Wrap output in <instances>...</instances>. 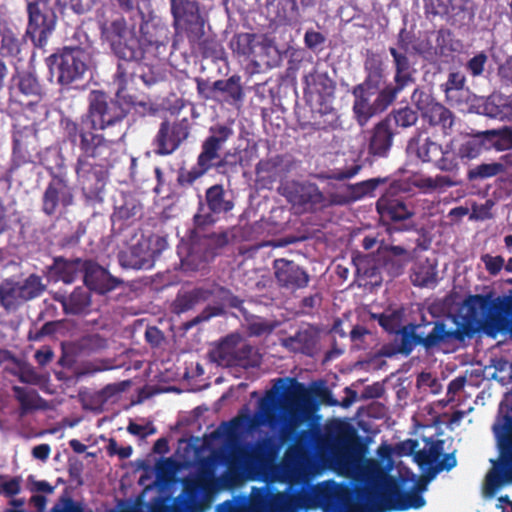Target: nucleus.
Returning a JSON list of instances; mask_svg holds the SVG:
<instances>
[{
  "mask_svg": "<svg viewBox=\"0 0 512 512\" xmlns=\"http://www.w3.org/2000/svg\"><path fill=\"white\" fill-rule=\"evenodd\" d=\"M128 112L119 101L110 98L103 91L94 90L89 96L85 117L82 116L80 121L69 116L60 118L64 141L79 151L74 170L88 199L100 198L115 154V141L106 138L97 130L117 128L121 138L124 135L122 123Z\"/></svg>",
  "mask_w": 512,
  "mask_h": 512,
  "instance_id": "obj_1",
  "label": "nucleus"
},
{
  "mask_svg": "<svg viewBox=\"0 0 512 512\" xmlns=\"http://www.w3.org/2000/svg\"><path fill=\"white\" fill-rule=\"evenodd\" d=\"M463 308L462 327L447 329L443 321H427L422 316L419 323H408L397 331L393 343L382 347V354L386 357L397 354L407 357L417 345L430 351L451 340L463 341L465 336L479 331L490 337L511 331V307L500 297L494 298L492 294L469 295L463 302Z\"/></svg>",
  "mask_w": 512,
  "mask_h": 512,
  "instance_id": "obj_2",
  "label": "nucleus"
},
{
  "mask_svg": "<svg viewBox=\"0 0 512 512\" xmlns=\"http://www.w3.org/2000/svg\"><path fill=\"white\" fill-rule=\"evenodd\" d=\"M306 398L305 385L295 378L287 377L276 379L273 387L259 401L261 423L271 429L280 426L281 443L293 441L286 451L284 466L290 478L294 473L290 466L300 463L313 440L311 430L297 431L303 421V404Z\"/></svg>",
  "mask_w": 512,
  "mask_h": 512,
  "instance_id": "obj_3",
  "label": "nucleus"
},
{
  "mask_svg": "<svg viewBox=\"0 0 512 512\" xmlns=\"http://www.w3.org/2000/svg\"><path fill=\"white\" fill-rule=\"evenodd\" d=\"M106 39L113 54L118 59L115 73L117 95L127 90L128 84L137 77L147 86L157 82L156 77L145 62L148 54L147 49L141 38L128 28L124 18H118L111 22L106 30Z\"/></svg>",
  "mask_w": 512,
  "mask_h": 512,
  "instance_id": "obj_4",
  "label": "nucleus"
},
{
  "mask_svg": "<svg viewBox=\"0 0 512 512\" xmlns=\"http://www.w3.org/2000/svg\"><path fill=\"white\" fill-rule=\"evenodd\" d=\"M233 129L225 124H215L209 128V135L201 144V152L197 157L196 164L191 169L180 168L177 174V184L182 188L193 186L196 180L204 176L212 168L220 173H226L230 165L229 155L220 157L223 145L233 135Z\"/></svg>",
  "mask_w": 512,
  "mask_h": 512,
  "instance_id": "obj_5",
  "label": "nucleus"
},
{
  "mask_svg": "<svg viewBox=\"0 0 512 512\" xmlns=\"http://www.w3.org/2000/svg\"><path fill=\"white\" fill-rule=\"evenodd\" d=\"M416 37L412 31H408L406 24L399 30L396 36V43L388 48L392 57L394 69V82H400L405 86L415 81L416 69L409 58V53L426 57L431 53L432 45L429 41H415Z\"/></svg>",
  "mask_w": 512,
  "mask_h": 512,
  "instance_id": "obj_6",
  "label": "nucleus"
},
{
  "mask_svg": "<svg viewBox=\"0 0 512 512\" xmlns=\"http://www.w3.org/2000/svg\"><path fill=\"white\" fill-rule=\"evenodd\" d=\"M406 87L400 82L393 81L386 84L377 94L353 88L352 111L358 125L364 127L373 117L386 111Z\"/></svg>",
  "mask_w": 512,
  "mask_h": 512,
  "instance_id": "obj_7",
  "label": "nucleus"
},
{
  "mask_svg": "<svg viewBox=\"0 0 512 512\" xmlns=\"http://www.w3.org/2000/svg\"><path fill=\"white\" fill-rule=\"evenodd\" d=\"M58 0H26L25 37L34 47L44 48L57 24Z\"/></svg>",
  "mask_w": 512,
  "mask_h": 512,
  "instance_id": "obj_8",
  "label": "nucleus"
},
{
  "mask_svg": "<svg viewBox=\"0 0 512 512\" xmlns=\"http://www.w3.org/2000/svg\"><path fill=\"white\" fill-rule=\"evenodd\" d=\"M235 207L231 193L222 184H214L205 191L204 198L198 193V208L193 216L195 231L205 230L214 225L220 215L230 213Z\"/></svg>",
  "mask_w": 512,
  "mask_h": 512,
  "instance_id": "obj_9",
  "label": "nucleus"
},
{
  "mask_svg": "<svg viewBox=\"0 0 512 512\" xmlns=\"http://www.w3.org/2000/svg\"><path fill=\"white\" fill-rule=\"evenodd\" d=\"M499 458L486 476V485L495 492L505 484L512 483V417L506 416L504 424L495 428Z\"/></svg>",
  "mask_w": 512,
  "mask_h": 512,
  "instance_id": "obj_10",
  "label": "nucleus"
},
{
  "mask_svg": "<svg viewBox=\"0 0 512 512\" xmlns=\"http://www.w3.org/2000/svg\"><path fill=\"white\" fill-rule=\"evenodd\" d=\"M50 180L42 195L41 210L46 216L66 212L75 202L74 187L66 171H49Z\"/></svg>",
  "mask_w": 512,
  "mask_h": 512,
  "instance_id": "obj_11",
  "label": "nucleus"
},
{
  "mask_svg": "<svg viewBox=\"0 0 512 512\" xmlns=\"http://www.w3.org/2000/svg\"><path fill=\"white\" fill-rule=\"evenodd\" d=\"M57 72L58 83L68 86L81 80L88 70L89 54L81 47H64L49 58Z\"/></svg>",
  "mask_w": 512,
  "mask_h": 512,
  "instance_id": "obj_12",
  "label": "nucleus"
},
{
  "mask_svg": "<svg viewBox=\"0 0 512 512\" xmlns=\"http://www.w3.org/2000/svg\"><path fill=\"white\" fill-rule=\"evenodd\" d=\"M366 499L377 512L419 509L426 503L419 491H401L396 486L377 492L367 491Z\"/></svg>",
  "mask_w": 512,
  "mask_h": 512,
  "instance_id": "obj_13",
  "label": "nucleus"
},
{
  "mask_svg": "<svg viewBox=\"0 0 512 512\" xmlns=\"http://www.w3.org/2000/svg\"><path fill=\"white\" fill-rule=\"evenodd\" d=\"M191 124L188 118L163 120L152 140L153 152L157 156H169L177 151L189 138Z\"/></svg>",
  "mask_w": 512,
  "mask_h": 512,
  "instance_id": "obj_14",
  "label": "nucleus"
},
{
  "mask_svg": "<svg viewBox=\"0 0 512 512\" xmlns=\"http://www.w3.org/2000/svg\"><path fill=\"white\" fill-rule=\"evenodd\" d=\"M376 211L382 224H395L396 231H409L415 228V224L411 221L414 212L401 198L391 193H385L377 200Z\"/></svg>",
  "mask_w": 512,
  "mask_h": 512,
  "instance_id": "obj_15",
  "label": "nucleus"
},
{
  "mask_svg": "<svg viewBox=\"0 0 512 512\" xmlns=\"http://www.w3.org/2000/svg\"><path fill=\"white\" fill-rule=\"evenodd\" d=\"M229 243L226 231L211 233L200 238L198 244H193L188 255L182 259V265L191 270H198L205 263L212 261Z\"/></svg>",
  "mask_w": 512,
  "mask_h": 512,
  "instance_id": "obj_16",
  "label": "nucleus"
},
{
  "mask_svg": "<svg viewBox=\"0 0 512 512\" xmlns=\"http://www.w3.org/2000/svg\"><path fill=\"white\" fill-rule=\"evenodd\" d=\"M234 54L250 59L252 62L268 63L267 57L273 48L270 40L262 34L237 33L230 42Z\"/></svg>",
  "mask_w": 512,
  "mask_h": 512,
  "instance_id": "obj_17",
  "label": "nucleus"
},
{
  "mask_svg": "<svg viewBox=\"0 0 512 512\" xmlns=\"http://www.w3.org/2000/svg\"><path fill=\"white\" fill-rule=\"evenodd\" d=\"M398 131L381 119L367 131V153L371 160L388 157Z\"/></svg>",
  "mask_w": 512,
  "mask_h": 512,
  "instance_id": "obj_18",
  "label": "nucleus"
},
{
  "mask_svg": "<svg viewBox=\"0 0 512 512\" xmlns=\"http://www.w3.org/2000/svg\"><path fill=\"white\" fill-rule=\"evenodd\" d=\"M273 269L276 281L282 288L295 291L303 289L309 284V274L294 261L284 258L276 259L273 263Z\"/></svg>",
  "mask_w": 512,
  "mask_h": 512,
  "instance_id": "obj_19",
  "label": "nucleus"
},
{
  "mask_svg": "<svg viewBox=\"0 0 512 512\" xmlns=\"http://www.w3.org/2000/svg\"><path fill=\"white\" fill-rule=\"evenodd\" d=\"M83 281L90 291L101 295L115 290L123 283L121 279L112 276L107 269L92 260H86Z\"/></svg>",
  "mask_w": 512,
  "mask_h": 512,
  "instance_id": "obj_20",
  "label": "nucleus"
},
{
  "mask_svg": "<svg viewBox=\"0 0 512 512\" xmlns=\"http://www.w3.org/2000/svg\"><path fill=\"white\" fill-rule=\"evenodd\" d=\"M387 178H371L355 184H348L345 187V192H333L328 196V203L330 205H347L367 196H373L374 191L380 184L386 182Z\"/></svg>",
  "mask_w": 512,
  "mask_h": 512,
  "instance_id": "obj_21",
  "label": "nucleus"
},
{
  "mask_svg": "<svg viewBox=\"0 0 512 512\" xmlns=\"http://www.w3.org/2000/svg\"><path fill=\"white\" fill-rule=\"evenodd\" d=\"M25 38V34L21 36L18 28L0 15V56L21 61Z\"/></svg>",
  "mask_w": 512,
  "mask_h": 512,
  "instance_id": "obj_22",
  "label": "nucleus"
},
{
  "mask_svg": "<svg viewBox=\"0 0 512 512\" xmlns=\"http://www.w3.org/2000/svg\"><path fill=\"white\" fill-rule=\"evenodd\" d=\"M212 356L219 365L227 367L241 366L248 368L259 364L254 348L250 344H243L235 351H230L228 347L221 345L212 353Z\"/></svg>",
  "mask_w": 512,
  "mask_h": 512,
  "instance_id": "obj_23",
  "label": "nucleus"
},
{
  "mask_svg": "<svg viewBox=\"0 0 512 512\" xmlns=\"http://www.w3.org/2000/svg\"><path fill=\"white\" fill-rule=\"evenodd\" d=\"M427 15L446 18L451 24H460L465 19L467 0H423Z\"/></svg>",
  "mask_w": 512,
  "mask_h": 512,
  "instance_id": "obj_24",
  "label": "nucleus"
},
{
  "mask_svg": "<svg viewBox=\"0 0 512 512\" xmlns=\"http://www.w3.org/2000/svg\"><path fill=\"white\" fill-rule=\"evenodd\" d=\"M108 347V338L99 332L84 333L67 344L68 351L75 357H89L101 354Z\"/></svg>",
  "mask_w": 512,
  "mask_h": 512,
  "instance_id": "obj_25",
  "label": "nucleus"
},
{
  "mask_svg": "<svg viewBox=\"0 0 512 512\" xmlns=\"http://www.w3.org/2000/svg\"><path fill=\"white\" fill-rule=\"evenodd\" d=\"M141 40L147 49L154 50L155 56L160 57L167 52V46L170 42V30L163 23L150 22L141 25Z\"/></svg>",
  "mask_w": 512,
  "mask_h": 512,
  "instance_id": "obj_26",
  "label": "nucleus"
},
{
  "mask_svg": "<svg viewBox=\"0 0 512 512\" xmlns=\"http://www.w3.org/2000/svg\"><path fill=\"white\" fill-rule=\"evenodd\" d=\"M86 260L81 258L67 259L63 256L53 258V263L47 266V272L55 281L65 284L73 283L80 273H84Z\"/></svg>",
  "mask_w": 512,
  "mask_h": 512,
  "instance_id": "obj_27",
  "label": "nucleus"
},
{
  "mask_svg": "<svg viewBox=\"0 0 512 512\" xmlns=\"http://www.w3.org/2000/svg\"><path fill=\"white\" fill-rule=\"evenodd\" d=\"M213 292L207 288L195 287L190 290L180 289L170 304V312L180 316L193 310L200 303L208 301Z\"/></svg>",
  "mask_w": 512,
  "mask_h": 512,
  "instance_id": "obj_28",
  "label": "nucleus"
},
{
  "mask_svg": "<svg viewBox=\"0 0 512 512\" xmlns=\"http://www.w3.org/2000/svg\"><path fill=\"white\" fill-rule=\"evenodd\" d=\"M54 299L62 305L66 315H81L89 312L91 291L87 287L78 286L69 295L57 294Z\"/></svg>",
  "mask_w": 512,
  "mask_h": 512,
  "instance_id": "obj_29",
  "label": "nucleus"
},
{
  "mask_svg": "<svg viewBox=\"0 0 512 512\" xmlns=\"http://www.w3.org/2000/svg\"><path fill=\"white\" fill-rule=\"evenodd\" d=\"M288 200L294 205L322 206L325 202V196L315 183L295 182L291 185Z\"/></svg>",
  "mask_w": 512,
  "mask_h": 512,
  "instance_id": "obj_30",
  "label": "nucleus"
},
{
  "mask_svg": "<svg viewBox=\"0 0 512 512\" xmlns=\"http://www.w3.org/2000/svg\"><path fill=\"white\" fill-rule=\"evenodd\" d=\"M318 342V334L312 327L298 330L294 335L283 340V345L294 352L313 355Z\"/></svg>",
  "mask_w": 512,
  "mask_h": 512,
  "instance_id": "obj_31",
  "label": "nucleus"
},
{
  "mask_svg": "<svg viewBox=\"0 0 512 512\" xmlns=\"http://www.w3.org/2000/svg\"><path fill=\"white\" fill-rule=\"evenodd\" d=\"M212 89L222 94L224 96L223 100L230 105H237L244 99V91L239 75H232L225 80H216L212 84Z\"/></svg>",
  "mask_w": 512,
  "mask_h": 512,
  "instance_id": "obj_32",
  "label": "nucleus"
},
{
  "mask_svg": "<svg viewBox=\"0 0 512 512\" xmlns=\"http://www.w3.org/2000/svg\"><path fill=\"white\" fill-rule=\"evenodd\" d=\"M25 302L19 281L7 278L0 283V305L6 311H15Z\"/></svg>",
  "mask_w": 512,
  "mask_h": 512,
  "instance_id": "obj_33",
  "label": "nucleus"
},
{
  "mask_svg": "<svg viewBox=\"0 0 512 512\" xmlns=\"http://www.w3.org/2000/svg\"><path fill=\"white\" fill-rule=\"evenodd\" d=\"M432 126H440L445 134L449 133L453 124V113L441 103L435 101L427 111L422 114Z\"/></svg>",
  "mask_w": 512,
  "mask_h": 512,
  "instance_id": "obj_34",
  "label": "nucleus"
},
{
  "mask_svg": "<svg viewBox=\"0 0 512 512\" xmlns=\"http://www.w3.org/2000/svg\"><path fill=\"white\" fill-rule=\"evenodd\" d=\"M442 146L430 138H425L423 141L420 139H411L408 144V150L415 152L416 156L422 162H435L442 153Z\"/></svg>",
  "mask_w": 512,
  "mask_h": 512,
  "instance_id": "obj_35",
  "label": "nucleus"
},
{
  "mask_svg": "<svg viewBox=\"0 0 512 512\" xmlns=\"http://www.w3.org/2000/svg\"><path fill=\"white\" fill-rule=\"evenodd\" d=\"M15 399L19 402V409L17 411L18 418H24L28 413L41 408L39 402L42 398L39 396L37 391L29 390L25 387L14 386L13 387Z\"/></svg>",
  "mask_w": 512,
  "mask_h": 512,
  "instance_id": "obj_36",
  "label": "nucleus"
},
{
  "mask_svg": "<svg viewBox=\"0 0 512 512\" xmlns=\"http://www.w3.org/2000/svg\"><path fill=\"white\" fill-rule=\"evenodd\" d=\"M410 278L413 285L418 287L435 284L437 282L436 267L428 259L418 261L412 269Z\"/></svg>",
  "mask_w": 512,
  "mask_h": 512,
  "instance_id": "obj_37",
  "label": "nucleus"
},
{
  "mask_svg": "<svg viewBox=\"0 0 512 512\" xmlns=\"http://www.w3.org/2000/svg\"><path fill=\"white\" fill-rule=\"evenodd\" d=\"M12 139V147L38 150V131L34 124L15 125Z\"/></svg>",
  "mask_w": 512,
  "mask_h": 512,
  "instance_id": "obj_38",
  "label": "nucleus"
},
{
  "mask_svg": "<svg viewBox=\"0 0 512 512\" xmlns=\"http://www.w3.org/2000/svg\"><path fill=\"white\" fill-rule=\"evenodd\" d=\"M383 119L397 131L398 128L406 129L414 126L418 121V113L411 107L406 106L393 109Z\"/></svg>",
  "mask_w": 512,
  "mask_h": 512,
  "instance_id": "obj_39",
  "label": "nucleus"
},
{
  "mask_svg": "<svg viewBox=\"0 0 512 512\" xmlns=\"http://www.w3.org/2000/svg\"><path fill=\"white\" fill-rule=\"evenodd\" d=\"M119 260L123 267L135 270H147L154 265L152 253L147 251L141 255L136 246L132 247L128 253L120 254Z\"/></svg>",
  "mask_w": 512,
  "mask_h": 512,
  "instance_id": "obj_40",
  "label": "nucleus"
},
{
  "mask_svg": "<svg viewBox=\"0 0 512 512\" xmlns=\"http://www.w3.org/2000/svg\"><path fill=\"white\" fill-rule=\"evenodd\" d=\"M487 141L488 149L505 151L512 149V127L505 126L498 130H487L483 132Z\"/></svg>",
  "mask_w": 512,
  "mask_h": 512,
  "instance_id": "obj_41",
  "label": "nucleus"
},
{
  "mask_svg": "<svg viewBox=\"0 0 512 512\" xmlns=\"http://www.w3.org/2000/svg\"><path fill=\"white\" fill-rule=\"evenodd\" d=\"M405 312L403 308H397L392 311H386L380 314H373L372 318L377 320L378 324L389 334H395L403 326Z\"/></svg>",
  "mask_w": 512,
  "mask_h": 512,
  "instance_id": "obj_42",
  "label": "nucleus"
},
{
  "mask_svg": "<svg viewBox=\"0 0 512 512\" xmlns=\"http://www.w3.org/2000/svg\"><path fill=\"white\" fill-rule=\"evenodd\" d=\"M485 150L489 149L482 132L462 143L458 155L461 159L471 160L477 158Z\"/></svg>",
  "mask_w": 512,
  "mask_h": 512,
  "instance_id": "obj_43",
  "label": "nucleus"
},
{
  "mask_svg": "<svg viewBox=\"0 0 512 512\" xmlns=\"http://www.w3.org/2000/svg\"><path fill=\"white\" fill-rule=\"evenodd\" d=\"M304 83L307 87L313 86L317 93L323 95H330L335 90V83L327 73H309L304 76Z\"/></svg>",
  "mask_w": 512,
  "mask_h": 512,
  "instance_id": "obj_44",
  "label": "nucleus"
},
{
  "mask_svg": "<svg viewBox=\"0 0 512 512\" xmlns=\"http://www.w3.org/2000/svg\"><path fill=\"white\" fill-rule=\"evenodd\" d=\"M505 173V165L502 162L482 163L469 169L467 178L470 181L483 180Z\"/></svg>",
  "mask_w": 512,
  "mask_h": 512,
  "instance_id": "obj_45",
  "label": "nucleus"
},
{
  "mask_svg": "<svg viewBox=\"0 0 512 512\" xmlns=\"http://www.w3.org/2000/svg\"><path fill=\"white\" fill-rule=\"evenodd\" d=\"M19 285L26 302L38 298L46 289L42 277L35 273L30 274L23 281H19Z\"/></svg>",
  "mask_w": 512,
  "mask_h": 512,
  "instance_id": "obj_46",
  "label": "nucleus"
},
{
  "mask_svg": "<svg viewBox=\"0 0 512 512\" xmlns=\"http://www.w3.org/2000/svg\"><path fill=\"white\" fill-rule=\"evenodd\" d=\"M17 87L18 90L25 96L40 97L42 94V87L37 78L30 72H23L17 74Z\"/></svg>",
  "mask_w": 512,
  "mask_h": 512,
  "instance_id": "obj_47",
  "label": "nucleus"
},
{
  "mask_svg": "<svg viewBox=\"0 0 512 512\" xmlns=\"http://www.w3.org/2000/svg\"><path fill=\"white\" fill-rule=\"evenodd\" d=\"M38 154V150L12 147V156L8 172L12 174L22 166L35 163V158Z\"/></svg>",
  "mask_w": 512,
  "mask_h": 512,
  "instance_id": "obj_48",
  "label": "nucleus"
},
{
  "mask_svg": "<svg viewBox=\"0 0 512 512\" xmlns=\"http://www.w3.org/2000/svg\"><path fill=\"white\" fill-rule=\"evenodd\" d=\"M189 43L191 48H197L204 58L218 59L222 52V47L218 41L214 38L205 37V35L198 42Z\"/></svg>",
  "mask_w": 512,
  "mask_h": 512,
  "instance_id": "obj_49",
  "label": "nucleus"
},
{
  "mask_svg": "<svg viewBox=\"0 0 512 512\" xmlns=\"http://www.w3.org/2000/svg\"><path fill=\"white\" fill-rule=\"evenodd\" d=\"M365 74H385V63L380 53L366 49L363 60Z\"/></svg>",
  "mask_w": 512,
  "mask_h": 512,
  "instance_id": "obj_50",
  "label": "nucleus"
},
{
  "mask_svg": "<svg viewBox=\"0 0 512 512\" xmlns=\"http://www.w3.org/2000/svg\"><path fill=\"white\" fill-rule=\"evenodd\" d=\"M437 49L441 56L446 55L448 52H457L461 46L458 40L453 38V35L448 30H439L436 38Z\"/></svg>",
  "mask_w": 512,
  "mask_h": 512,
  "instance_id": "obj_51",
  "label": "nucleus"
},
{
  "mask_svg": "<svg viewBox=\"0 0 512 512\" xmlns=\"http://www.w3.org/2000/svg\"><path fill=\"white\" fill-rule=\"evenodd\" d=\"M140 210L141 206L135 199H126L121 206L115 209L113 218L120 221H127L135 217Z\"/></svg>",
  "mask_w": 512,
  "mask_h": 512,
  "instance_id": "obj_52",
  "label": "nucleus"
},
{
  "mask_svg": "<svg viewBox=\"0 0 512 512\" xmlns=\"http://www.w3.org/2000/svg\"><path fill=\"white\" fill-rule=\"evenodd\" d=\"M386 84V74H365L363 82L353 88H362L364 91L377 94Z\"/></svg>",
  "mask_w": 512,
  "mask_h": 512,
  "instance_id": "obj_53",
  "label": "nucleus"
},
{
  "mask_svg": "<svg viewBox=\"0 0 512 512\" xmlns=\"http://www.w3.org/2000/svg\"><path fill=\"white\" fill-rule=\"evenodd\" d=\"M435 166L441 170L446 172H452L458 169V162L456 155L453 151L448 148H442V153L439 158L435 160Z\"/></svg>",
  "mask_w": 512,
  "mask_h": 512,
  "instance_id": "obj_54",
  "label": "nucleus"
},
{
  "mask_svg": "<svg viewBox=\"0 0 512 512\" xmlns=\"http://www.w3.org/2000/svg\"><path fill=\"white\" fill-rule=\"evenodd\" d=\"M221 312H222L221 308L208 306L199 315H197L193 319L182 323L181 330H183L184 332H187L190 329H192L194 326H196L202 322L208 321L210 318L219 315Z\"/></svg>",
  "mask_w": 512,
  "mask_h": 512,
  "instance_id": "obj_55",
  "label": "nucleus"
},
{
  "mask_svg": "<svg viewBox=\"0 0 512 512\" xmlns=\"http://www.w3.org/2000/svg\"><path fill=\"white\" fill-rule=\"evenodd\" d=\"M411 100L422 114L436 101L431 94L419 88L413 91Z\"/></svg>",
  "mask_w": 512,
  "mask_h": 512,
  "instance_id": "obj_56",
  "label": "nucleus"
},
{
  "mask_svg": "<svg viewBox=\"0 0 512 512\" xmlns=\"http://www.w3.org/2000/svg\"><path fill=\"white\" fill-rule=\"evenodd\" d=\"M59 324L60 322L58 321L46 322L40 329L30 330L28 339L30 341H40L44 337L52 336L57 332Z\"/></svg>",
  "mask_w": 512,
  "mask_h": 512,
  "instance_id": "obj_57",
  "label": "nucleus"
},
{
  "mask_svg": "<svg viewBox=\"0 0 512 512\" xmlns=\"http://www.w3.org/2000/svg\"><path fill=\"white\" fill-rule=\"evenodd\" d=\"M466 82L465 76L459 72H450L447 81L442 85L443 91L448 96L451 91L462 90Z\"/></svg>",
  "mask_w": 512,
  "mask_h": 512,
  "instance_id": "obj_58",
  "label": "nucleus"
},
{
  "mask_svg": "<svg viewBox=\"0 0 512 512\" xmlns=\"http://www.w3.org/2000/svg\"><path fill=\"white\" fill-rule=\"evenodd\" d=\"M487 59L488 57L484 52L476 54L467 62V71L474 77L480 76L484 71Z\"/></svg>",
  "mask_w": 512,
  "mask_h": 512,
  "instance_id": "obj_59",
  "label": "nucleus"
},
{
  "mask_svg": "<svg viewBox=\"0 0 512 512\" xmlns=\"http://www.w3.org/2000/svg\"><path fill=\"white\" fill-rule=\"evenodd\" d=\"M380 258L382 259L383 266L392 276L402 274L405 266L410 262L405 259H397L387 256H380Z\"/></svg>",
  "mask_w": 512,
  "mask_h": 512,
  "instance_id": "obj_60",
  "label": "nucleus"
},
{
  "mask_svg": "<svg viewBox=\"0 0 512 512\" xmlns=\"http://www.w3.org/2000/svg\"><path fill=\"white\" fill-rule=\"evenodd\" d=\"M50 512H92L85 511L81 503L75 502L72 498H62L60 503H56Z\"/></svg>",
  "mask_w": 512,
  "mask_h": 512,
  "instance_id": "obj_61",
  "label": "nucleus"
},
{
  "mask_svg": "<svg viewBox=\"0 0 512 512\" xmlns=\"http://www.w3.org/2000/svg\"><path fill=\"white\" fill-rule=\"evenodd\" d=\"M379 256H387L397 259L411 260L410 253L402 246L397 245H385L378 250Z\"/></svg>",
  "mask_w": 512,
  "mask_h": 512,
  "instance_id": "obj_62",
  "label": "nucleus"
},
{
  "mask_svg": "<svg viewBox=\"0 0 512 512\" xmlns=\"http://www.w3.org/2000/svg\"><path fill=\"white\" fill-rule=\"evenodd\" d=\"M326 41L325 36L318 31H315L313 29H308L305 32L304 35V43L306 47L310 50H317L319 49Z\"/></svg>",
  "mask_w": 512,
  "mask_h": 512,
  "instance_id": "obj_63",
  "label": "nucleus"
},
{
  "mask_svg": "<svg viewBox=\"0 0 512 512\" xmlns=\"http://www.w3.org/2000/svg\"><path fill=\"white\" fill-rule=\"evenodd\" d=\"M481 260L490 275H497L504 266V258L502 256L484 254L481 256Z\"/></svg>",
  "mask_w": 512,
  "mask_h": 512,
  "instance_id": "obj_64",
  "label": "nucleus"
}]
</instances>
